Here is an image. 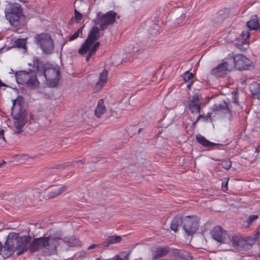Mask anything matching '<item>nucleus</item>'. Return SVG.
<instances>
[{"mask_svg": "<svg viewBox=\"0 0 260 260\" xmlns=\"http://www.w3.org/2000/svg\"><path fill=\"white\" fill-rule=\"evenodd\" d=\"M60 239V236L57 234L35 238L30 243V252L33 253L44 248L46 254H53L56 252V248L59 245V241Z\"/></svg>", "mask_w": 260, "mask_h": 260, "instance_id": "obj_1", "label": "nucleus"}, {"mask_svg": "<svg viewBox=\"0 0 260 260\" xmlns=\"http://www.w3.org/2000/svg\"><path fill=\"white\" fill-rule=\"evenodd\" d=\"M5 14L12 25L18 27L25 23L26 17L23 14V9L18 4H9L5 9Z\"/></svg>", "mask_w": 260, "mask_h": 260, "instance_id": "obj_2", "label": "nucleus"}, {"mask_svg": "<svg viewBox=\"0 0 260 260\" xmlns=\"http://www.w3.org/2000/svg\"><path fill=\"white\" fill-rule=\"evenodd\" d=\"M100 38V29L96 26L92 27L87 39L81 45L78 50V53L81 55L86 54L93 48H95V52L100 47V43L96 42Z\"/></svg>", "mask_w": 260, "mask_h": 260, "instance_id": "obj_3", "label": "nucleus"}, {"mask_svg": "<svg viewBox=\"0 0 260 260\" xmlns=\"http://www.w3.org/2000/svg\"><path fill=\"white\" fill-rule=\"evenodd\" d=\"M11 108V115L14 119V125L20 133L27 122L25 111L19 101L13 100Z\"/></svg>", "mask_w": 260, "mask_h": 260, "instance_id": "obj_4", "label": "nucleus"}, {"mask_svg": "<svg viewBox=\"0 0 260 260\" xmlns=\"http://www.w3.org/2000/svg\"><path fill=\"white\" fill-rule=\"evenodd\" d=\"M35 43L47 54L51 53L54 48V42L51 36L46 33L37 34L35 36Z\"/></svg>", "mask_w": 260, "mask_h": 260, "instance_id": "obj_5", "label": "nucleus"}, {"mask_svg": "<svg viewBox=\"0 0 260 260\" xmlns=\"http://www.w3.org/2000/svg\"><path fill=\"white\" fill-rule=\"evenodd\" d=\"M14 244L16 245V249L18 251L17 255H19L29 250L30 252V242L31 237L29 236H19L17 233L11 234Z\"/></svg>", "mask_w": 260, "mask_h": 260, "instance_id": "obj_6", "label": "nucleus"}, {"mask_svg": "<svg viewBox=\"0 0 260 260\" xmlns=\"http://www.w3.org/2000/svg\"><path fill=\"white\" fill-rule=\"evenodd\" d=\"M117 13L113 10L106 13L99 12L96 15V24L100 26L101 30L107 29L109 25H113L116 20Z\"/></svg>", "mask_w": 260, "mask_h": 260, "instance_id": "obj_7", "label": "nucleus"}, {"mask_svg": "<svg viewBox=\"0 0 260 260\" xmlns=\"http://www.w3.org/2000/svg\"><path fill=\"white\" fill-rule=\"evenodd\" d=\"M185 235H193L198 229L199 219L197 216H187L181 221Z\"/></svg>", "mask_w": 260, "mask_h": 260, "instance_id": "obj_8", "label": "nucleus"}, {"mask_svg": "<svg viewBox=\"0 0 260 260\" xmlns=\"http://www.w3.org/2000/svg\"><path fill=\"white\" fill-rule=\"evenodd\" d=\"M229 60H232V69L236 68L238 70H247L251 63V61L245 56L238 54L234 55L229 54Z\"/></svg>", "mask_w": 260, "mask_h": 260, "instance_id": "obj_9", "label": "nucleus"}, {"mask_svg": "<svg viewBox=\"0 0 260 260\" xmlns=\"http://www.w3.org/2000/svg\"><path fill=\"white\" fill-rule=\"evenodd\" d=\"M46 79L47 84L50 87H55L59 80V69L54 68H48L43 76Z\"/></svg>", "mask_w": 260, "mask_h": 260, "instance_id": "obj_10", "label": "nucleus"}, {"mask_svg": "<svg viewBox=\"0 0 260 260\" xmlns=\"http://www.w3.org/2000/svg\"><path fill=\"white\" fill-rule=\"evenodd\" d=\"M232 70V60H229L228 58L216 67L212 69V75L216 77H224L228 73Z\"/></svg>", "mask_w": 260, "mask_h": 260, "instance_id": "obj_11", "label": "nucleus"}, {"mask_svg": "<svg viewBox=\"0 0 260 260\" xmlns=\"http://www.w3.org/2000/svg\"><path fill=\"white\" fill-rule=\"evenodd\" d=\"M14 240L10 234L8 236V238L4 246H2V248L0 249V255H1L4 258L6 259L10 257L14 253L15 251L17 250L16 245L14 244Z\"/></svg>", "mask_w": 260, "mask_h": 260, "instance_id": "obj_12", "label": "nucleus"}, {"mask_svg": "<svg viewBox=\"0 0 260 260\" xmlns=\"http://www.w3.org/2000/svg\"><path fill=\"white\" fill-rule=\"evenodd\" d=\"M249 240H251L252 241H253L251 237H247L245 239L241 235L238 234L234 235L231 241L233 246L237 249L245 250L249 248L248 244H250L248 242Z\"/></svg>", "mask_w": 260, "mask_h": 260, "instance_id": "obj_13", "label": "nucleus"}, {"mask_svg": "<svg viewBox=\"0 0 260 260\" xmlns=\"http://www.w3.org/2000/svg\"><path fill=\"white\" fill-rule=\"evenodd\" d=\"M202 96L198 92L189 97L188 107L192 113H200L202 104Z\"/></svg>", "mask_w": 260, "mask_h": 260, "instance_id": "obj_14", "label": "nucleus"}, {"mask_svg": "<svg viewBox=\"0 0 260 260\" xmlns=\"http://www.w3.org/2000/svg\"><path fill=\"white\" fill-rule=\"evenodd\" d=\"M212 111L223 115V116L229 120L232 118L231 111L229 109L228 104L224 101L219 104H214L212 107Z\"/></svg>", "mask_w": 260, "mask_h": 260, "instance_id": "obj_15", "label": "nucleus"}, {"mask_svg": "<svg viewBox=\"0 0 260 260\" xmlns=\"http://www.w3.org/2000/svg\"><path fill=\"white\" fill-rule=\"evenodd\" d=\"M212 238L220 243H224L229 239V236L220 226H216L212 229Z\"/></svg>", "mask_w": 260, "mask_h": 260, "instance_id": "obj_16", "label": "nucleus"}, {"mask_svg": "<svg viewBox=\"0 0 260 260\" xmlns=\"http://www.w3.org/2000/svg\"><path fill=\"white\" fill-rule=\"evenodd\" d=\"M241 41L235 44V47L240 51H244L249 47V42L247 39L249 37V33L247 31H243L241 34Z\"/></svg>", "mask_w": 260, "mask_h": 260, "instance_id": "obj_17", "label": "nucleus"}, {"mask_svg": "<svg viewBox=\"0 0 260 260\" xmlns=\"http://www.w3.org/2000/svg\"><path fill=\"white\" fill-rule=\"evenodd\" d=\"M33 69L39 76H43L47 68L45 67V63L38 57L35 56L33 58Z\"/></svg>", "mask_w": 260, "mask_h": 260, "instance_id": "obj_18", "label": "nucleus"}, {"mask_svg": "<svg viewBox=\"0 0 260 260\" xmlns=\"http://www.w3.org/2000/svg\"><path fill=\"white\" fill-rule=\"evenodd\" d=\"M108 72L107 70H104L99 75V79L95 84L94 90L95 92L100 91L105 85L108 79Z\"/></svg>", "mask_w": 260, "mask_h": 260, "instance_id": "obj_19", "label": "nucleus"}, {"mask_svg": "<svg viewBox=\"0 0 260 260\" xmlns=\"http://www.w3.org/2000/svg\"><path fill=\"white\" fill-rule=\"evenodd\" d=\"M170 251V249L168 246L157 247L152 251L153 256L154 258L164 257L169 253Z\"/></svg>", "mask_w": 260, "mask_h": 260, "instance_id": "obj_20", "label": "nucleus"}, {"mask_svg": "<svg viewBox=\"0 0 260 260\" xmlns=\"http://www.w3.org/2000/svg\"><path fill=\"white\" fill-rule=\"evenodd\" d=\"M67 189L66 186H56L52 188L49 191L48 197L50 199L54 198L60 194Z\"/></svg>", "mask_w": 260, "mask_h": 260, "instance_id": "obj_21", "label": "nucleus"}, {"mask_svg": "<svg viewBox=\"0 0 260 260\" xmlns=\"http://www.w3.org/2000/svg\"><path fill=\"white\" fill-rule=\"evenodd\" d=\"M107 111L104 104V100L100 99L98 102V104L94 110L95 115L98 118H101Z\"/></svg>", "mask_w": 260, "mask_h": 260, "instance_id": "obj_22", "label": "nucleus"}, {"mask_svg": "<svg viewBox=\"0 0 260 260\" xmlns=\"http://www.w3.org/2000/svg\"><path fill=\"white\" fill-rule=\"evenodd\" d=\"M31 73L22 71L16 74V78L17 82L19 84L25 85L27 82H28V78Z\"/></svg>", "mask_w": 260, "mask_h": 260, "instance_id": "obj_23", "label": "nucleus"}, {"mask_svg": "<svg viewBox=\"0 0 260 260\" xmlns=\"http://www.w3.org/2000/svg\"><path fill=\"white\" fill-rule=\"evenodd\" d=\"M247 27L251 30H257L260 28L259 20L256 15L252 16L247 22Z\"/></svg>", "mask_w": 260, "mask_h": 260, "instance_id": "obj_24", "label": "nucleus"}, {"mask_svg": "<svg viewBox=\"0 0 260 260\" xmlns=\"http://www.w3.org/2000/svg\"><path fill=\"white\" fill-rule=\"evenodd\" d=\"M249 89L252 96L260 100V84L253 82L249 85Z\"/></svg>", "mask_w": 260, "mask_h": 260, "instance_id": "obj_25", "label": "nucleus"}, {"mask_svg": "<svg viewBox=\"0 0 260 260\" xmlns=\"http://www.w3.org/2000/svg\"><path fill=\"white\" fill-rule=\"evenodd\" d=\"M28 80V82H27L25 84L27 87L35 88L39 86V82L37 79V76L32 75V73H31Z\"/></svg>", "mask_w": 260, "mask_h": 260, "instance_id": "obj_26", "label": "nucleus"}, {"mask_svg": "<svg viewBox=\"0 0 260 260\" xmlns=\"http://www.w3.org/2000/svg\"><path fill=\"white\" fill-rule=\"evenodd\" d=\"M258 217L257 215H251L246 220L243 222L242 225L245 228H249L255 223Z\"/></svg>", "mask_w": 260, "mask_h": 260, "instance_id": "obj_27", "label": "nucleus"}, {"mask_svg": "<svg viewBox=\"0 0 260 260\" xmlns=\"http://www.w3.org/2000/svg\"><path fill=\"white\" fill-rule=\"evenodd\" d=\"M194 75L192 73H190L189 71H186L184 74L183 79L185 82L187 83V87L188 88H190V86L193 83V79Z\"/></svg>", "mask_w": 260, "mask_h": 260, "instance_id": "obj_28", "label": "nucleus"}, {"mask_svg": "<svg viewBox=\"0 0 260 260\" xmlns=\"http://www.w3.org/2000/svg\"><path fill=\"white\" fill-rule=\"evenodd\" d=\"M197 141L204 147L211 146V142L207 140L204 137L200 134L196 135Z\"/></svg>", "mask_w": 260, "mask_h": 260, "instance_id": "obj_29", "label": "nucleus"}, {"mask_svg": "<svg viewBox=\"0 0 260 260\" xmlns=\"http://www.w3.org/2000/svg\"><path fill=\"white\" fill-rule=\"evenodd\" d=\"M14 44L17 48L24 49L26 47V40L25 39H18L15 41Z\"/></svg>", "mask_w": 260, "mask_h": 260, "instance_id": "obj_30", "label": "nucleus"}, {"mask_svg": "<svg viewBox=\"0 0 260 260\" xmlns=\"http://www.w3.org/2000/svg\"><path fill=\"white\" fill-rule=\"evenodd\" d=\"M76 2L74 3V14H75V19L77 23L80 22V21L83 18L82 14L77 10L78 9L80 10L79 8H77L76 6Z\"/></svg>", "mask_w": 260, "mask_h": 260, "instance_id": "obj_31", "label": "nucleus"}, {"mask_svg": "<svg viewBox=\"0 0 260 260\" xmlns=\"http://www.w3.org/2000/svg\"><path fill=\"white\" fill-rule=\"evenodd\" d=\"M181 223V220L178 218H174L172 221L170 228L171 229L176 232L178 231V228Z\"/></svg>", "mask_w": 260, "mask_h": 260, "instance_id": "obj_32", "label": "nucleus"}, {"mask_svg": "<svg viewBox=\"0 0 260 260\" xmlns=\"http://www.w3.org/2000/svg\"><path fill=\"white\" fill-rule=\"evenodd\" d=\"M82 31L83 27H80L76 32H75L73 35H72L70 37L69 41H73L77 39L78 37L80 36L81 37L82 36Z\"/></svg>", "mask_w": 260, "mask_h": 260, "instance_id": "obj_33", "label": "nucleus"}, {"mask_svg": "<svg viewBox=\"0 0 260 260\" xmlns=\"http://www.w3.org/2000/svg\"><path fill=\"white\" fill-rule=\"evenodd\" d=\"M222 167L226 170H229L232 166V161L229 159H223L220 161Z\"/></svg>", "mask_w": 260, "mask_h": 260, "instance_id": "obj_34", "label": "nucleus"}, {"mask_svg": "<svg viewBox=\"0 0 260 260\" xmlns=\"http://www.w3.org/2000/svg\"><path fill=\"white\" fill-rule=\"evenodd\" d=\"M121 240L119 236H112L108 239L109 244H113L119 242Z\"/></svg>", "mask_w": 260, "mask_h": 260, "instance_id": "obj_35", "label": "nucleus"}, {"mask_svg": "<svg viewBox=\"0 0 260 260\" xmlns=\"http://www.w3.org/2000/svg\"><path fill=\"white\" fill-rule=\"evenodd\" d=\"M228 179L224 178V181H222L221 183V188L223 191H226L228 190Z\"/></svg>", "mask_w": 260, "mask_h": 260, "instance_id": "obj_36", "label": "nucleus"}, {"mask_svg": "<svg viewBox=\"0 0 260 260\" xmlns=\"http://www.w3.org/2000/svg\"><path fill=\"white\" fill-rule=\"evenodd\" d=\"M95 49V48H93V49L91 51H90L89 53H87L88 54L86 57V61H89L90 58L95 54L96 52Z\"/></svg>", "mask_w": 260, "mask_h": 260, "instance_id": "obj_37", "label": "nucleus"}, {"mask_svg": "<svg viewBox=\"0 0 260 260\" xmlns=\"http://www.w3.org/2000/svg\"><path fill=\"white\" fill-rule=\"evenodd\" d=\"M251 238L253 240H255L257 242L258 244L260 245V232H257Z\"/></svg>", "mask_w": 260, "mask_h": 260, "instance_id": "obj_38", "label": "nucleus"}, {"mask_svg": "<svg viewBox=\"0 0 260 260\" xmlns=\"http://www.w3.org/2000/svg\"><path fill=\"white\" fill-rule=\"evenodd\" d=\"M201 118H205V117L203 115L199 114V116L197 117L196 120L195 121H194L193 123V126H194L196 125V124L197 123L198 121Z\"/></svg>", "mask_w": 260, "mask_h": 260, "instance_id": "obj_39", "label": "nucleus"}, {"mask_svg": "<svg viewBox=\"0 0 260 260\" xmlns=\"http://www.w3.org/2000/svg\"><path fill=\"white\" fill-rule=\"evenodd\" d=\"M79 163H80L82 165L84 164L85 163V159L80 160L77 161H74L73 162V165L75 166L76 164H78Z\"/></svg>", "mask_w": 260, "mask_h": 260, "instance_id": "obj_40", "label": "nucleus"}, {"mask_svg": "<svg viewBox=\"0 0 260 260\" xmlns=\"http://www.w3.org/2000/svg\"><path fill=\"white\" fill-rule=\"evenodd\" d=\"M29 157L27 155H23L20 156L19 159H21L22 160H26L28 159Z\"/></svg>", "mask_w": 260, "mask_h": 260, "instance_id": "obj_41", "label": "nucleus"}, {"mask_svg": "<svg viewBox=\"0 0 260 260\" xmlns=\"http://www.w3.org/2000/svg\"><path fill=\"white\" fill-rule=\"evenodd\" d=\"M98 246V245L96 244H91L90 245L89 247H88V249L90 250V249H93V248H95L96 247H97Z\"/></svg>", "mask_w": 260, "mask_h": 260, "instance_id": "obj_42", "label": "nucleus"}, {"mask_svg": "<svg viewBox=\"0 0 260 260\" xmlns=\"http://www.w3.org/2000/svg\"><path fill=\"white\" fill-rule=\"evenodd\" d=\"M216 146L223 147V145L221 144L212 143V148Z\"/></svg>", "mask_w": 260, "mask_h": 260, "instance_id": "obj_43", "label": "nucleus"}, {"mask_svg": "<svg viewBox=\"0 0 260 260\" xmlns=\"http://www.w3.org/2000/svg\"><path fill=\"white\" fill-rule=\"evenodd\" d=\"M255 241H256L255 240H253V241H251V240H249L248 242L250 244H248L249 245V248L251 246V245L254 243Z\"/></svg>", "mask_w": 260, "mask_h": 260, "instance_id": "obj_44", "label": "nucleus"}, {"mask_svg": "<svg viewBox=\"0 0 260 260\" xmlns=\"http://www.w3.org/2000/svg\"><path fill=\"white\" fill-rule=\"evenodd\" d=\"M113 260H123V259L122 258L120 257L119 256L116 255Z\"/></svg>", "mask_w": 260, "mask_h": 260, "instance_id": "obj_45", "label": "nucleus"}, {"mask_svg": "<svg viewBox=\"0 0 260 260\" xmlns=\"http://www.w3.org/2000/svg\"><path fill=\"white\" fill-rule=\"evenodd\" d=\"M236 93L235 92L233 98H234V102L237 103V101L236 100Z\"/></svg>", "mask_w": 260, "mask_h": 260, "instance_id": "obj_46", "label": "nucleus"}, {"mask_svg": "<svg viewBox=\"0 0 260 260\" xmlns=\"http://www.w3.org/2000/svg\"><path fill=\"white\" fill-rule=\"evenodd\" d=\"M6 162L5 161H3L2 163H0V168L2 167L3 166L5 165Z\"/></svg>", "mask_w": 260, "mask_h": 260, "instance_id": "obj_47", "label": "nucleus"}, {"mask_svg": "<svg viewBox=\"0 0 260 260\" xmlns=\"http://www.w3.org/2000/svg\"><path fill=\"white\" fill-rule=\"evenodd\" d=\"M143 131V128H141L138 131V133L140 134Z\"/></svg>", "mask_w": 260, "mask_h": 260, "instance_id": "obj_48", "label": "nucleus"}, {"mask_svg": "<svg viewBox=\"0 0 260 260\" xmlns=\"http://www.w3.org/2000/svg\"><path fill=\"white\" fill-rule=\"evenodd\" d=\"M20 2H24V0H18Z\"/></svg>", "mask_w": 260, "mask_h": 260, "instance_id": "obj_49", "label": "nucleus"}, {"mask_svg": "<svg viewBox=\"0 0 260 260\" xmlns=\"http://www.w3.org/2000/svg\"><path fill=\"white\" fill-rule=\"evenodd\" d=\"M95 260H101V259L99 257L96 258Z\"/></svg>", "mask_w": 260, "mask_h": 260, "instance_id": "obj_50", "label": "nucleus"}, {"mask_svg": "<svg viewBox=\"0 0 260 260\" xmlns=\"http://www.w3.org/2000/svg\"><path fill=\"white\" fill-rule=\"evenodd\" d=\"M258 151V149L257 148H255V151L257 152Z\"/></svg>", "mask_w": 260, "mask_h": 260, "instance_id": "obj_51", "label": "nucleus"}, {"mask_svg": "<svg viewBox=\"0 0 260 260\" xmlns=\"http://www.w3.org/2000/svg\"><path fill=\"white\" fill-rule=\"evenodd\" d=\"M80 3H82L83 0H79Z\"/></svg>", "mask_w": 260, "mask_h": 260, "instance_id": "obj_52", "label": "nucleus"}, {"mask_svg": "<svg viewBox=\"0 0 260 260\" xmlns=\"http://www.w3.org/2000/svg\"><path fill=\"white\" fill-rule=\"evenodd\" d=\"M74 239V237H72V239H71L72 240V239Z\"/></svg>", "mask_w": 260, "mask_h": 260, "instance_id": "obj_53", "label": "nucleus"}]
</instances>
